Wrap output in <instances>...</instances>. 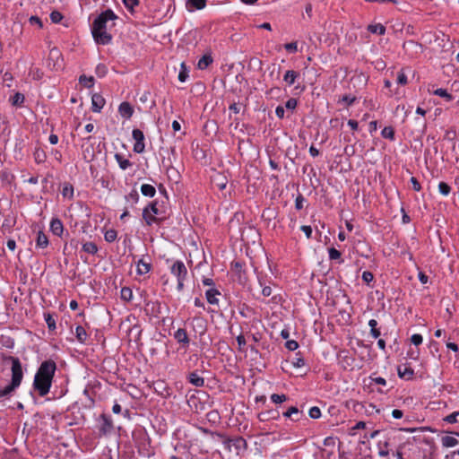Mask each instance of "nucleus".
<instances>
[{
	"instance_id": "nucleus-1",
	"label": "nucleus",
	"mask_w": 459,
	"mask_h": 459,
	"mask_svg": "<svg viewBox=\"0 0 459 459\" xmlns=\"http://www.w3.org/2000/svg\"><path fill=\"white\" fill-rule=\"evenodd\" d=\"M56 370V364L53 359H46L39 365L32 384L39 396L43 397L49 393Z\"/></svg>"
},
{
	"instance_id": "nucleus-2",
	"label": "nucleus",
	"mask_w": 459,
	"mask_h": 459,
	"mask_svg": "<svg viewBox=\"0 0 459 459\" xmlns=\"http://www.w3.org/2000/svg\"><path fill=\"white\" fill-rule=\"evenodd\" d=\"M117 18L111 9L105 10L95 18L91 25V33L96 43L108 45L111 42L112 36L107 32L108 22Z\"/></svg>"
},
{
	"instance_id": "nucleus-3",
	"label": "nucleus",
	"mask_w": 459,
	"mask_h": 459,
	"mask_svg": "<svg viewBox=\"0 0 459 459\" xmlns=\"http://www.w3.org/2000/svg\"><path fill=\"white\" fill-rule=\"evenodd\" d=\"M4 360L9 361L12 364V379L10 384L4 387H0V398L10 397L13 393L20 386L23 378V371L19 358L7 356L4 358Z\"/></svg>"
},
{
	"instance_id": "nucleus-4",
	"label": "nucleus",
	"mask_w": 459,
	"mask_h": 459,
	"mask_svg": "<svg viewBox=\"0 0 459 459\" xmlns=\"http://www.w3.org/2000/svg\"><path fill=\"white\" fill-rule=\"evenodd\" d=\"M217 436L221 438L224 447L228 451H231V447L233 446L237 454H239L241 451H245L247 447V443L242 437L230 438L221 433H217Z\"/></svg>"
},
{
	"instance_id": "nucleus-5",
	"label": "nucleus",
	"mask_w": 459,
	"mask_h": 459,
	"mask_svg": "<svg viewBox=\"0 0 459 459\" xmlns=\"http://www.w3.org/2000/svg\"><path fill=\"white\" fill-rule=\"evenodd\" d=\"M132 137L134 140L133 151L135 153H143L145 151L144 134L143 132L138 128H135L132 132Z\"/></svg>"
},
{
	"instance_id": "nucleus-6",
	"label": "nucleus",
	"mask_w": 459,
	"mask_h": 459,
	"mask_svg": "<svg viewBox=\"0 0 459 459\" xmlns=\"http://www.w3.org/2000/svg\"><path fill=\"white\" fill-rule=\"evenodd\" d=\"M100 435H107L109 434L113 430V422L111 418L102 413L100 417V425L98 427Z\"/></svg>"
},
{
	"instance_id": "nucleus-7",
	"label": "nucleus",
	"mask_w": 459,
	"mask_h": 459,
	"mask_svg": "<svg viewBox=\"0 0 459 459\" xmlns=\"http://www.w3.org/2000/svg\"><path fill=\"white\" fill-rule=\"evenodd\" d=\"M232 270L237 276L238 282L245 286L247 282V275L246 271L243 269V264L239 261L233 262Z\"/></svg>"
},
{
	"instance_id": "nucleus-8",
	"label": "nucleus",
	"mask_w": 459,
	"mask_h": 459,
	"mask_svg": "<svg viewBox=\"0 0 459 459\" xmlns=\"http://www.w3.org/2000/svg\"><path fill=\"white\" fill-rule=\"evenodd\" d=\"M170 272L173 275L177 277L178 280H186L187 276V269L185 264L177 260L171 266Z\"/></svg>"
},
{
	"instance_id": "nucleus-9",
	"label": "nucleus",
	"mask_w": 459,
	"mask_h": 459,
	"mask_svg": "<svg viewBox=\"0 0 459 459\" xmlns=\"http://www.w3.org/2000/svg\"><path fill=\"white\" fill-rule=\"evenodd\" d=\"M173 337L177 341V342L180 345V348L186 350L189 347L190 338H189V336L186 333V330L185 328H178L173 333Z\"/></svg>"
},
{
	"instance_id": "nucleus-10",
	"label": "nucleus",
	"mask_w": 459,
	"mask_h": 459,
	"mask_svg": "<svg viewBox=\"0 0 459 459\" xmlns=\"http://www.w3.org/2000/svg\"><path fill=\"white\" fill-rule=\"evenodd\" d=\"M106 103L105 99L100 93H94L91 96V109L93 112L99 113Z\"/></svg>"
},
{
	"instance_id": "nucleus-11",
	"label": "nucleus",
	"mask_w": 459,
	"mask_h": 459,
	"mask_svg": "<svg viewBox=\"0 0 459 459\" xmlns=\"http://www.w3.org/2000/svg\"><path fill=\"white\" fill-rule=\"evenodd\" d=\"M118 113L123 118L129 119L134 114V108L129 102L124 101L118 107Z\"/></svg>"
},
{
	"instance_id": "nucleus-12",
	"label": "nucleus",
	"mask_w": 459,
	"mask_h": 459,
	"mask_svg": "<svg viewBox=\"0 0 459 459\" xmlns=\"http://www.w3.org/2000/svg\"><path fill=\"white\" fill-rule=\"evenodd\" d=\"M257 417L260 421H267L271 420H277L280 418V412L277 410L271 409L260 412Z\"/></svg>"
},
{
	"instance_id": "nucleus-13",
	"label": "nucleus",
	"mask_w": 459,
	"mask_h": 459,
	"mask_svg": "<svg viewBox=\"0 0 459 459\" xmlns=\"http://www.w3.org/2000/svg\"><path fill=\"white\" fill-rule=\"evenodd\" d=\"M51 232L58 237H61L64 231V225L60 219L53 218L50 221Z\"/></svg>"
},
{
	"instance_id": "nucleus-14",
	"label": "nucleus",
	"mask_w": 459,
	"mask_h": 459,
	"mask_svg": "<svg viewBox=\"0 0 459 459\" xmlns=\"http://www.w3.org/2000/svg\"><path fill=\"white\" fill-rule=\"evenodd\" d=\"M206 6V0H186V7L189 12L202 10Z\"/></svg>"
},
{
	"instance_id": "nucleus-15",
	"label": "nucleus",
	"mask_w": 459,
	"mask_h": 459,
	"mask_svg": "<svg viewBox=\"0 0 459 459\" xmlns=\"http://www.w3.org/2000/svg\"><path fill=\"white\" fill-rule=\"evenodd\" d=\"M187 380L190 384L195 385V387H202L204 385V377H200L196 371L191 372L187 376Z\"/></svg>"
},
{
	"instance_id": "nucleus-16",
	"label": "nucleus",
	"mask_w": 459,
	"mask_h": 459,
	"mask_svg": "<svg viewBox=\"0 0 459 459\" xmlns=\"http://www.w3.org/2000/svg\"><path fill=\"white\" fill-rule=\"evenodd\" d=\"M218 295H221V292L214 288H211L205 291L207 302L212 305H217L219 303V299H217Z\"/></svg>"
},
{
	"instance_id": "nucleus-17",
	"label": "nucleus",
	"mask_w": 459,
	"mask_h": 459,
	"mask_svg": "<svg viewBox=\"0 0 459 459\" xmlns=\"http://www.w3.org/2000/svg\"><path fill=\"white\" fill-rule=\"evenodd\" d=\"M193 328L198 331L200 335H203L206 330L205 321L202 317H194L192 319Z\"/></svg>"
},
{
	"instance_id": "nucleus-18",
	"label": "nucleus",
	"mask_w": 459,
	"mask_h": 459,
	"mask_svg": "<svg viewBox=\"0 0 459 459\" xmlns=\"http://www.w3.org/2000/svg\"><path fill=\"white\" fill-rule=\"evenodd\" d=\"M300 74L299 72L294 70H288L286 71L283 81L289 85L291 86L295 83L296 80L299 78Z\"/></svg>"
},
{
	"instance_id": "nucleus-19",
	"label": "nucleus",
	"mask_w": 459,
	"mask_h": 459,
	"mask_svg": "<svg viewBox=\"0 0 459 459\" xmlns=\"http://www.w3.org/2000/svg\"><path fill=\"white\" fill-rule=\"evenodd\" d=\"M397 373L399 377L404 379H411L414 375V371L411 367L407 366H398Z\"/></svg>"
},
{
	"instance_id": "nucleus-20",
	"label": "nucleus",
	"mask_w": 459,
	"mask_h": 459,
	"mask_svg": "<svg viewBox=\"0 0 459 459\" xmlns=\"http://www.w3.org/2000/svg\"><path fill=\"white\" fill-rule=\"evenodd\" d=\"M213 62V58L211 53H207L204 55L197 63V67L200 70L206 69Z\"/></svg>"
},
{
	"instance_id": "nucleus-21",
	"label": "nucleus",
	"mask_w": 459,
	"mask_h": 459,
	"mask_svg": "<svg viewBox=\"0 0 459 459\" xmlns=\"http://www.w3.org/2000/svg\"><path fill=\"white\" fill-rule=\"evenodd\" d=\"M152 269V264L150 262L144 261L143 258L140 259L137 262V273L139 275H143L149 273Z\"/></svg>"
},
{
	"instance_id": "nucleus-22",
	"label": "nucleus",
	"mask_w": 459,
	"mask_h": 459,
	"mask_svg": "<svg viewBox=\"0 0 459 459\" xmlns=\"http://www.w3.org/2000/svg\"><path fill=\"white\" fill-rule=\"evenodd\" d=\"M143 219L144 220L145 223L148 226H152L153 223L159 222L161 221V219L157 218L155 215L151 213V212L148 209L143 210Z\"/></svg>"
},
{
	"instance_id": "nucleus-23",
	"label": "nucleus",
	"mask_w": 459,
	"mask_h": 459,
	"mask_svg": "<svg viewBox=\"0 0 459 459\" xmlns=\"http://www.w3.org/2000/svg\"><path fill=\"white\" fill-rule=\"evenodd\" d=\"M285 418H291V420L298 421L299 420V415H301V412L296 406L290 407L286 411L282 413Z\"/></svg>"
},
{
	"instance_id": "nucleus-24",
	"label": "nucleus",
	"mask_w": 459,
	"mask_h": 459,
	"mask_svg": "<svg viewBox=\"0 0 459 459\" xmlns=\"http://www.w3.org/2000/svg\"><path fill=\"white\" fill-rule=\"evenodd\" d=\"M115 160L118 163L119 168L123 170L127 169L128 168H130L133 165V163L129 160L126 159L120 153L115 154Z\"/></svg>"
},
{
	"instance_id": "nucleus-25",
	"label": "nucleus",
	"mask_w": 459,
	"mask_h": 459,
	"mask_svg": "<svg viewBox=\"0 0 459 459\" xmlns=\"http://www.w3.org/2000/svg\"><path fill=\"white\" fill-rule=\"evenodd\" d=\"M48 246V238L47 235L42 231L39 230L36 238V247L39 248H46Z\"/></svg>"
},
{
	"instance_id": "nucleus-26",
	"label": "nucleus",
	"mask_w": 459,
	"mask_h": 459,
	"mask_svg": "<svg viewBox=\"0 0 459 459\" xmlns=\"http://www.w3.org/2000/svg\"><path fill=\"white\" fill-rule=\"evenodd\" d=\"M139 198L140 195L136 189H132L131 192L125 196L126 201L130 204L131 208L138 203Z\"/></svg>"
},
{
	"instance_id": "nucleus-27",
	"label": "nucleus",
	"mask_w": 459,
	"mask_h": 459,
	"mask_svg": "<svg viewBox=\"0 0 459 459\" xmlns=\"http://www.w3.org/2000/svg\"><path fill=\"white\" fill-rule=\"evenodd\" d=\"M368 31L373 34L384 35L385 27L382 23L369 24L367 28Z\"/></svg>"
},
{
	"instance_id": "nucleus-28",
	"label": "nucleus",
	"mask_w": 459,
	"mask_h": 459,
	"mask_svg": "<svg viewBox=\"0 0 459 459\" xmlns=\"http://www.w3.org/2000/svg\"><path fill=\"white\" fill-rule=\"evenodd\" d=\"M25 97L21 92H16L9 99L10 103L14 107H22L24 103Z\"/></svg>"
},
{
	"instance_id": "nucleus-29",
	"label": "nucleus",
	"mask_w": 459,
	"mask_h": 459,
	"mask_svg": "<svg viewBox=\"0 0 459 459\" xmlns=\"http://www.w3.org/2000/svg\"><path fill=\"white\" fill-rule=\"evenodd\" d=\"M33 157H34L35 162L37 164L44 163L47 159L45 151L39 147L35 149V151L33 152Z\"/></svg>"
},
{
	"instance_id": "nucleus-30",
	"label": "nucleus",
	"mask_w": 459,
	"mask_h": 459,
	"mask_svg": "<svg viewBox=\"0 0 459 459\" xmlns=\"http://www.w3.org/2000/svg\"><path fill=\"white\" fill-rule=\"evenodd\" d=\"M141 193L146 197H153L156 195V189L152 185L143 184L141 186Z\"/></svg>"
},
{
	"instance_id": "nucleus-31",
	"label": "nucleus",
	"mask_w": 459,
	"mask_h": 459,
	"mask_svg": "<svg viewBox=\"0 0 459 459\" xmlns=\"http://www.w3.org/2000/svg\"><path fill=\"white\" fill-rule=\"evenodd\" d=\"M75 336L79 342L85 343L88 338V333L83 326L78 325L75 329Z\"/></svg>"
},
{
	"instance_id": "nucleus-32",
	"label": "nucleus",
	"mask_w": 459,
	"mask_h": 459,
	"mask_svg": "<svg viewBox=\"0 0 459 459\" xmlns=\"http://www.w3.org/2000/svg\"><path fill=\"white\" fill-rule=\"evenodd\" d=\"M377 321L375 320V319H370L368 321V326L370 327V335L374 338V339H377L379 338V336L381 335V332L380 330L377 328Z\"/></svg>"
},
{
	"instance_id": "nucleus-33",
	"label": "nucleus",
	"mask_w": 459,
	"mask_h": 459,
	"mask_svg": "<svg viewBox=\"0 0 459 459\" xmlns=\"http://www.w3.org/2000/svg\"><path fill=\"white\" fill-rule=\"evenodd\" d=\"M389 446V442L387 439L384 440V441H379L377 443V447H378V455L381 456V457H387L388 455H389V451L387 449Z\"/></svg>"
},
{
	"instance_id": "nucleus-34",
	"label": "nucleus",
	"mask_w": 459,
	"mask_h": 459,
	"mask_svg": "<svg viewBox=\"0 0 459 459\" xmlns=\"http://www.w3.org/2000/svg\"><path fill=\"white\" fill-rule=\"evenodd\" d=\"M60 57H61V53H60V51L57 48H54L50 49L49 56H48V61L49 60H54V59L58 61V59ZM60 67H61V65L58 64V62H56V63H55L53 65V68H55V69H58Z\"/></svg>"
},
{
	"instance_id": "nucleus-35",
	"label": "nucleus",
	"mask_w": 459,
	"mask_h": 459,
	"mask_svg": "<svg viewBox=\"0 0 459 459\" xmlns=\"http://www.w3.org/2000/svg\"><path fill=\"white\" fill-rule=\"evenodd\" d=\"M206 419L212 424H218L221 420V416L218 411L212 410L206 413Z\"/></svg>"
},
{
	"instance_id": "nucleus-36",
	"label": "nucleus",
	"mask_w": 459,
	"mask_h": 459,
	"mask_svg": "<svg viewBox=\"0 0 459 459\" xmlns=\"http://www.w3.org/2000/svg\"><path fill=\"white\" fill-rule=\"evenodd\" d=\"M443 446L454 447L458 444V440L452 436H445L441 438Z\"/></svg>"
},
{
	"instance_id": "nucleus-37",
	"label": "nucleus",
	"mask_w": 459,
	"mask_h": 459,
	"mask_svg": "<svg viewBox=\"0 0 459 459\" xmlns=\"http://www.w3.org/2000/svg\"><path fill=\"white\" fill-rule=\"evenodd\" d=\"M394 134H395V132H394V129L393 126H385L383 128V130L381 132L382 137L385 139H388L390 141L394 140Z\"/></svg>"
},
{
	"instance_id": "nucleus-38",
	"label": "nucleus",
	"mask_w": 459,
	"mask_h": 459,
	"mask_svg": "<svg viewBox=\"0 0 459 459\" xmlns=\"http://www.w3.org/2000/svg\"><path fill=\"white\" fill-rule=\"evenodd\" d=\"M79 82L86 88H91L94 85V78L82 74L79 77Z\"/></svg>"
},
{
	"instance_id": "nucleus-39",
	"label": "nucleus",
	"mask_w": 459,
	"mask_h": 459,
	"mask_svg": "<svg viewBox=\"0 0 459 459\" xmlns=\"http://www.w3.org/2000/svg\"><path fill=\"white\" fill-rule=\"evenodd\" d=\"M329 259L330 260H338L339 264L343 263V259H342V254L339 250L334 247H330L328 249Z\"/></svg>"
},
{
	"instance_id": "nucleus-40",
	"label": "nucleus",
	"mask_w": 459,
	"mask_h": 459,
	"mask_svg": "<svg viewBox=\"0 0 459 459\" xmlns=\"http://www.w3.org/2000/svg\"><path fill=\"white\" fill-rule=\"evenodd\" d=\"M433 93L434 95L446 99V101H452L454 100L453 95L448 93L447 91L443 88H438L435 90Z\"/></svg>"
},
{
	"instance_id": "nucleus-41",
	"label": "nucleus",
	"mask_w": 459,
	"mask_h": 459,
	"mask_svg": "<svg viewBox=\"0 0 459 459\" xmlns=\"http://www.w3.org/2000/svg\"><path fill=\"white\" fill-rule=\"evenodd\" d=\"M62 195L65 198L72 199L74 197V186L69 183L64 184L62 189Z\"/></svg>"
},
{
	"instance_id": "nucleus-42",
	"label": "nucleus",
	"mask_w": 459,
	"mask_h": 459,
	"mask_svg": "<svg viewBox=\"0 0 459 459\" xmlns=\"http://www.w3.org/2000/svg\"><path fill=\"white\" fill-rule=\"evenodd\" d=\"M82 250L88 254L95 255L98 252V247L94 242H86L82 245Z\"/></svg>"
},
{
	"instance_id": "nucleus-43",
	"label": "nucleus",
	"mask_w": 459,
	"mask_h": 459,
	"mask_svg": "<svg viewBox=\"0 0 459 459\" xmlns=\"http://www.w3.org/2000/svg\"><path fill=\"white\" fill-rule=\"evenodd\" d=\"M188 73H189V69L187 68L186 65L185 63H181L180 71L178 74V80L181 82H185L186 81V79L188 78Z\"/></svg>"
},
{
	"instance_id": "nucleus-44",
	"label": "nucleus",
	"mask_w": 459,
	"mask_h": 459,
	"mask_svg": "<svg viewBox=\"0 0 459 459\" xmlns=\"http://www.w3.org/2000/svg\"><path fill=\"white\" fill-rule=\"evenodd\" d=\"M120 298L125 301H130L133 299V291L129 287H123L120 290Z\"/></svg>"
},
{
	"instance_id": "nucleus-45",
	"label": "nucleus",
	"mask_w": 459,
	"mask_h": 459,
	"mask_svg": "<svg viewBox=\"0 0 459 459\" xmlns=\"http://www.w3.org/2000/svg\"><path fill=\"white\" fill-rule=\"evenodd\" d=\"M117 237V232L114 229H109V230H106V232L104 234V238L108 243L114 242L116 240Z\"/></svg>"
},
{
	"instance_id": "nucleus-46",
	"label": "nucleus",
	"mask_w": 459,
	"mask_h": 459,
	"mask_svg": "<svg viewBox=\"0 0 459 459\" xmlns=\"http://www.w3.org/2000/svg\"><path fill=\"white\" fill-rule=\"evenodd\" d=\"M95 74L98 77L102 78L108 74V67L105 64H99L95 68Z\"/></svg>"
},
{
	"instance_id": "nucleus-47",
	"label": "nucleus",
	"mask_w": 459,
	"mask_h": 459,
	"mask_svg": "<svg viewBox=\"0 0 459 459\" xmlns=\"http://www.w3.org/2000/svg\"><path fill=\"white\" fill-rule=\"evenodd\" d=\"M288 396L286 394H273L271 395V401L273 403H276V404H279V403H284L288 400Z\"/></svg>"
},
{
	"instance_id": "nucleus-48",
	"label": "nucleus",
	"mask_w": 459,
	"mask_h": 459,
	"mask_svg": "<svg viewBox=\"0 0 459 459\" xmlns=\"http://www.w3.org/2000/svg\"><path fill=\"white\" fill-rule=\"evenodd\" d=\"M369 379H370L369 385H382V386H385L386 385V380L384 377H382L371 376L369 377Z\"/></svg>"
},
{
	"instance_id": "nucleus-49",
	"label": "nucleus",
	"mask_w": 459,
	"mask_h": 459,
	"mask_svg": "<svg viewBox=\"0 0 459 459\" xmlns=\"http://www.w3.org/2000/svg\"><path fill=\"white\" fill-rule=\"evenodd\" d=\"M45 321L47 323L48 328L50 331H54L56 329V320L50 314H45Z\"/></svg>"
},
{
	"instance_id": "nucleus-50",
	"label": "nucleus",
	"mask_w": 459,
	"mask_h": 459,
	"mask_svg": "<svg viewBox=\"0 0 459 459\" xmlns=\"http://www.w3.org/2000/svg\"><path fill=\"white\" fill-rule=\"evenodd\" d=\"M356 100H357V99H356V97H355V96H351V95H343V96L342 97V99H340V100H338V102H339V103H341V102H344V103H346V105L349 107V106L353 105V104L355 103Z\"/></svg>"
},
{
	"instance_id": "nucleus-51",
	"label": "nucleus",
	"mask_w": 459,
	"mask_h": 459,
	"mask_svg": "<svg viewBox=\"0 0 459 459\" xmlns=\"http://www.w3.org/2000/svg\"><path fill=\"white\" fill-rule=\"evenodd\" d=\"M157 204H158V202L157 201H152V202H150L143 209H148L151 213H152L153 215H158L160 211L157 207Z\"/></svg>"
},
{
	"instance_id": "nucleus-52",
	"label": "nucleus",
	"mask_w": 459,
	"mask_h": 459,
	"mask_svg": "<svg viewBox=\"0 0 459 459\" xmlns=\"http://www.w3.org/2000/svg\"><path fill=\"white\" fill-rule=\"evenodd\" d=\"M459 417V411H455L446 417L444 418V420L447 423L454 424L456 422H459V420L457 419Z\"/></svg>"
},
{
	"instance_id": "nucleus-53",
	"label": "nucleus",
	"mask_w": 459,
	"mask_h": 459,
	"mask_svg": "<svg viewBox=\"0 0 459 459\" xmlns=\"http://www.w3.org/2000/svg\"><path fill=\"white\" fill-rule=\"evenodd\" d=\"M438 190L441 195H447L451 191V187L446 182H440L438 184Z\"/></svg>"
},
{
	"instance_id": "nucleus-54",
	"label": "nucleus",
	"mask_w": 459,
	"mask_h": 459,
	"mask_svg": "<svg viewBox=\"0 0 459 459\" xmlns=\"http://www.w3.org/2000/svg\"><path fill=\"white\" fill-rule=\"evenodd\" d=\"M308 415L311 419H319L321 417V411L317 406H313L309 409Z\"/></svg>"
},
{
	"instance_id": "nucleus-55",
	"label": "nucleus",
	"mask_w": 459,
	"mask_h": 459,
	"mask_svg": "<svg viewBox=\"0 0 459 459\" xmlns=\"http://www.w3.org/2000/svg\"><path fill=\"white\" fill-rule=\"evenodd\" d=\"M63 19V14L58 11H53L50 13V20L53 23H59Z\"/></svg>"
},
{
	"instance_id": "nucleus-56",
	"label": "nucleus",
	"mask_w": 459,
	"mask_h": 459,
	"mask_svg": "<svg viewBox=\"0 0 459 459\" xmlns=\"http://www.w3.org/2000/svg\"><path fill=\"white\" fill-rule=\"evenodd\" d=\"M13 178V175L6 170H2L0 172V179L3 182L11 183V180Z\"/></svg>"
},
{
	"instance_id": "nucleus-57",
	"label": "nucleus",
	"mask_w": 459,
	"mask_h": 459,
	"mask_svg": "<svg viewBox=\"0 0 459 459\" xmlns=\"http://www.w3.org/2000/svg\"><path fill=\"white\" fill-rule=\"evenodd\" d=\"M284 48L290 53H296L298 51V44L296 41L286 43Z\"/></svg>"
},
{
	"instance_id": "nucleus-58",
	"label": "nucleus",
	"mask_w": 459,
	"mask_h": 459,
	"mask_svg": "<svg viewBox=\"0 0 459 459\" xmlns=\"http://www.w3.org/2000/svg\"><path fill=\"white\" fill-rule=\"evenodd\" d=\"M305 201V197L301 194H299L295 200V208L297 210H301L303 208V204Z\"/></svg>"
},
{
	"instance_id": "nucleus-59",
	"label": "nucleus",
	"mask_w": 459,
	"mask_h": 459,
	"mask_svg": "<svg viewBox=\"0 0 459 459\" xmlns=\"http://www.w3.org/2000/svg\"><path fill=\"white\" fill-rule=\"evenodd\" d=\"M285 347L289 351H294L299 348V343H298V342H296L294 340H288L285 343Z\"/></svg>"
},
{
	"instance_id": "nucleus-60",
	"label": "nucleus",
	"mask_w": 459,
	"mask_h": 459,
	"mask_svg": "<svg viewBox=\"0 0 459 459\" xmlns=\"http://www.w3.org/2000/svg\"><path fill=\"white\" fill-rule=\"evenodd\" d=\"M126 7L133 12L134 7L139 4V0H123Z\"/></svg>"
},
{
	"instance_id": "nucleus-61",
	"label": "nucleus",
	"mask_w": 459,
	"mask_h": 459,
	"mask_svg": "<svg viewBox=\"0 0 459 459\" xmlns=\"http://www.w3.org/2000/svg\"><path fill=\"white\" fill-rule=\"evenodd\" d=\"M416 123L419 124L420 128L418 130L420 135H423L427 130V123L425 120H421L420 118H416Z\"/></svg>"
},
{
	"instance_id": "nucleus-62",
	"label": "nucleus",
	"mask_w": 459,
	"mask_h": 459,
	"mask_svg": "<svg viewBox=\"0 0 459 459\" xmlns=\"http://www.w3.org/2000/svg\"><path fill=\"white\" fill-rule=\"evenodd\" d=\"M297 105H298V100H297L296 99H294V98H290V99H289V100L286 101V103H285V108H286L287 109H291V110H293V109H295V108H296Z\"/></svg>"
},
{
	"instance_id": "nucleus-63",
	"label": "nucleus",
	"mask_w": 459,
	"mask_h": 459,
	"mask_svg": "<svg viewBox=\"0 0 459 459\" xmlns=\"http://www.w3.org/2000/svg\"><path fill=\"white\" fill-rule=\"evenodd\" d=\"M456 137V131L455 129H449L445 134V139L450 142H454Z\"/></svg>"
},
{
	"instance_id": "nucleus-64",
	"label": "nucleus",
	"mask_w": 459,
	"mask_h": 459,
	"mask_svg": "<svg viewBox=\"0 0 459 459\" xmlns=\"http://www.w3.org/2000/svg\"><path fill=\"white\" fill-rule=\"evenodd\" d=\"M422 341H423V338H422L421 334H420V333H414L411 337V343H413L416 346L421 344Z\"/></svg>"
}]
</instances>
